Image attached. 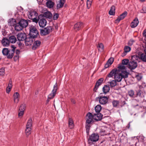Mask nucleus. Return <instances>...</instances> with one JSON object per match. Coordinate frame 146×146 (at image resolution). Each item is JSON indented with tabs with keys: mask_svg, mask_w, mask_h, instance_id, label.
<instances>
[{
	"mask_svg": "<svg viewBox=\"0 0 146 146\" xmlns=\"http://www.w3.org/2000/svg\"><path fill=\"white\" fill-rule=\"evenodd\" d=\"M139 112H145L146 110V108H144L143 106H141L138 109Z\"/></svg>",
	"mask_w": 146,
	"mask_h": 146,
	"instance_id": "45",
	"label": "nucleus"
},
{
	"mask_svg": "<svg viewBox=\"0 0 146 146\" xmlns=\"http://www.w3.org/2000/svg\"><path fill=\"white\" fill-rule=\"evenodd\" d=\"M18 40L20 41L25 40L27 38V35L24 33H20L17 35Z\"/></svg>",
	"mask_w": 146,
	"mask_h": 146,
	"instance_id": "7",
	"label": "nucleus"
},
{
	"mask_svg": "<svg viewBox=\"0 0 146 146\" xmlns=\"http://www.w3.org/2000/svg\"><path fill=\"white\" fill-rule=\"evenodd\" d=\"M141 12L142 13H146V7H143L141 10Z\"/></svg>",
	"mask_w": 146,
	"mask_h": 146,
	"instance_id": "60",
	"label": "nucleus"
},
{
	"mask_svg": "<svg viewBox=\"0 0 146 146\" xmlns=\"http://www.w3.org/2000/svg\"><path fill=\"white\" fill-rule=\"evenodd\" d=\"M24 111H19L18 115L19 117H22L24 114Z\"/></svg>",
	"mask_w": 146,
	"mask_h": 146,
	"instance_id": "58",
	"label": "nucleus"
},
{
	"mask_svg": "<svg viewBox=\"0 0 146 146\" xmlns=\"http://www.w3.org/2000/svg\"><path fill=\"white\" fill-rule=\"evenodd\" d=\"M38 15V14L36 12L34 11H30L28 12V18L31 19H33L34 17H37Z\"/></svg>",
	"mask_w": 146,
	"mask_h": 146,
	"instance_id": "10",
	"label": "nucleus"
},
{
	"mask_svg": "<svg viewBox=\"0 0 146 146\" xmlns=\"http://www.w3.org/2000/svg\"><path fill=\"white\" fill-rule=\"evenodd\" d=\"M93 115L91 113H88L86 116V123L85 127L86 128V131L88 135L89 133V131L91 126V124L93 121Z\"/></svg>",
	"mask_w": 146,
	"mask_h": 146,
	"instance_id": "1",
	"label": "nucleus"
},
{
	"mask_svg": "<svg viewBox=\"0 0 146 146\" xmlns=\"http://www.w3.org/2000/svg\"><path fill=\"white\" fill-rule=\"evenodd\" d=\"M127 13L126 11L124 12L118 17L117 19L115 20L116 23H118L121 20L124 19L127 15Z\"/></svg>",
	"mask_w": 146,
	"mask_h": 146,
	"instance_id": "12",
	"label": "nucleus"
},
{
	"mask_svg": "<svg viewBox=\"0 0 146 146\" xmlns=\"http://www.w3.org/2000/svg\"><path fill=\"white\" fill-rule=\"evenodd\" d=\"M15 54L16 55H19L20 54V51L19 50H17L15 51Z\"/></svg>",
	"mask_w": 146,
	"mask_h": 146,
	"instance_id": "63",
	"label": "nucleus"
},
{
	"mask_svg": "<svg viewBox=\"0 0 146 146\" xmlns=\"http://www.w3.org/2000/svg\"><path fill=\"white\" fill-rule=\"evenodd\" d=\"M128 94L131 97H133L134 95V91L133 90H131L128 92Z\"/></svg>",
	"mask_w": 146,
	"mask_h": 146,
	"instance_id": "53",
	"label": "nucleus"
},
{
	"mask_svg": "<svg viewBox=\"0 0 146 146\" xmlns=\"http://www.w3.org/2000/svg\"><path fill=\"white\" fill-rule=\"evenodd\" d=\"M123 78H126L128 77L129 73L126 71H123L120 73Z\"/></svg>",
	"mask_w": 146,
	"mask_h": 146,
	"instance_id": "37",
	"label": "nucleus"
},
{
	"mask_svg": "<svg viewBox=\"0 0 146 146\" xmlns=\"http://www.w3.org/2000/svg\"><path fill=\"white\" fill-rule=\"evenodd\" d=\"M99 137L97 133H93L90 136L89 140L93 142L97 141L99 139Z\"/></svg>",
	"mask_w": 146,
	"mask_h": 146,
	"instance_id": "9",
	"label": "nucleus"
},
{
	"mask_svg": "<svg viewBox=\"0 0 146 146\" xmlns=\"http://www.w3.org/2000/svg\"><path fill=\"white\" fill-rule=\"evenodd\" d=\"M99 102L101 104L104 105L106 104L108 101H99Z\"/></svg>",
	"mask_w": 146,
	"mask_h": 146,
	"instance_id": "62",
	"label": "nucleus"
},
{
	"mask_svg": "<svg viewBox=\"0 0 146 146\" xmlns=\"http://www.w3.org/2000/svg\"><path fill=\"white\" fill-rule=\"evenodd\" d=\"M13 98L14 100H19V93L17 92H15L13 94Z\"/></svg>",
	"mask_w": 146,
	"mask_h": 146,
	"instance_id": "41",
	"label": "nucleus"
},
{
	"mask_svg": "<svg viewBox=\"0 0 146 146\" xmlns=\"http://www.w3.org/2000/svg\"><path fill=\"white\" fill-rule=\"evenodd\" d=\"M139 21L137 18H135L131 24V27L134 28L136 27L139 23Z\"/></svg>",
	"mask_w": 146,
	"mask_h": 146,
	"instance_id": "18",
	"label": "nucleus"
},
{
	"mask_svg": "<svg viewBox=\"0 0 146 146\" xmlns=\"http://www.w3.org/2000/svg\"><path fill=\"white\" fill-rule=\"evenodd\" d=\"M109 100V96H99L96 98V100Z\"/></svg>",
	"mask_w": 146,
	"mask_h": 146,
	"instance_id": "25",
	"label": "nucleus"
},
{
	"mask_svg": "<svg viewBox=\"0 0 146 146\" xmlns=\"http://www.w3.org/2000/svg\"><path fill=\"white\" fill-rule=\"evenodd\" d=\"M65 2V0H60L59 3L57 5V9H58L63 7Z\"/></svg>",
	"mask_w": 146,
	"mask_h": 146,
	"instance_id": "26",
	"label": "nucleus"
},
{
	"mask_svg": "<svg viewBox=\"0 0 146 146\" xmlns=\"http://www.w3.org/2000/svg\"><path fill=\"white\" fill-rule=\"evenodd\" d=\"M143 34V37H144V39L145 41V44H146V29L144 30Z\"/></svg>",
	"mask_w": 146,
	"mask_h": 146,
	"instance_id": "57",
	"label": "nucleus"
},
{
	"mask_svg": "<svg viewBox=\"0 0 146 146\" xmlns=\"http://www.w3.org/2000/svg\"><path fill=\"white\" fill-rule=\"evenodd\" d=\"M104 80V79L102 78L99 79L96 82L95 87L94 89V91L96 92L99 86L102 83Z\"/></svg>",
	"mask_w": 146,
	"mask_h": 146,
	"instance_id": "13",
	"label": "nucleus"
},
{
	"mask_svg": "<svg viewBox=\"0 0 146 146\" xmlns=\"http://www.w3.org/2000/svg\"><path fill=\"white\" fill-rule=\"evenodd\" d=\"M11 89L10 88H8L7 87V88H6L7 93L9 94V92H10V91H11Z\"/></svg>",
	"mask_w": 146,
	"mask_h": 146,
	"instance_id": "64",
	"label": "nucleus"
},
{
	"mask_svg": "<svg viewBox=\"0 0 146 146\" xmlns=\"http://www.w3.org/2000/svg\"><path fill=\"white\" fill-rule=\"evenodd\" d=\"M30 36L34 38L37 37L39 35V32L36 27L33 26H31L29 27Z\"/></svg>",
	"mask_w": 146,
	"mask_h": 146,
	"instance_id": "2",
	"label": "nucleus"
},
{
	"mask_svg": "<svg viewBox=\"0 0 146 146\" xmlns=\"http://www.w3.org/2000/svg\"><path fill=\"white\" fill-rule=\"evenodd\" d=\"M123 104H122L121 103H120L119 101H113L112 102V104L114 107H117L121 106L122 107L125 104V101L123 102Z\"/></svg>",
	"mask_w": 146,
	"mask_h": 146,
	"instance_id": "17",
	"label": "nucleus"
},
{
	"mask_svg": "<svg viewBox=\"0 0 146 146\" xmlns=\"http://www.w3.org/2000/svg\"><path fill=\"white\" fill-rule=\"evenodd\" d=\"M134 42V41L132 39H131L127 43L128 45L129 46H131L133 44V43Z\"/></svg>",
	"mask_w": 146,
	"mask_h": 146,
	"instance_id": "55",
	"label": "nucleus"
},
{
	"mask_svg": "<svg viewBox=\"0 0 146 146\" xmlns=\"http://www.w3.org/2000/svg\"><path fill=\"white\" fill-rule=\"evenodd\" d=\"M12 80L11 79H10L9 82V83L8 85V86L7 87L8 88H9L11 89L12 88Z\"/></svg>",
	"mask_w": 146,
	"mask_h": 146,
	"instance_id": "52",
	"label": "nucleus"
},
{
	"mask_svg": "<svg viewBox=\"0 0 146 146\" xmlns=\"http://www.w3.org/2000/svg\"><path fill=\"white\" fill-rule=\"evenodd\" d=\"M140 59L143 62H146V54L144 52L140 54Z\"/></svg>",
	"mask_w": 146,
	"mask_h": 146,
	"instance_id": "30",
	"label": "nucleus"
},
{
	"mask_svg": "<svg viewBox=\"0 0 146 146\" xmlns=\"http://www.w3.org/2000/svg\"><path fill=\"white\" fill-rule=\"evenodd\" d=\"M115 7L114 5L112 6L109 12V14L111 15H114L115 14Z\"/></svg>",
	"mask_w": 146,
	"mask_h": 146,
	"instance_id": "31",
	"label": "nucleus"
},
{
	"mask_svg": "<svg viewBox=\"0 0 146 146\" xmlns=\"http://www.w3.org/2000/svg\"><path fill=\"white\" fill-rule=\"evenodd\" d=\"M31 20H32V21L33 22H35L36 23H37L39 22V19L38 18L37 19L36 17L33 18V19H32Z\"/></svg>",
	"mask_w": 146,
	"mask_h": 146,
	"instance_id": "54",
	"label": "nucleus"
},
{
	"mask_svg": "<svg viewBox=\"0 0 146 146\" xmlns=\"http://www.w3.org/2000/svg\"><path fill=\"white\" fill-rule=\"evenodd\" d=\"M39 19L38 23L40 27H44L46 25V21L42 15H40L38 16Z\"/></svg>",
	"mask_w": 146,
	"mask_h": 146,
	"instance_id": "3",
	"label": "nucleus"
},
{
	"mask_svg": "<svg viewBox=\"0 0 146 146\" xmlns=\"http://www.w3.org/2000/svg\"><path fill=\"white\" fill-rule=\"evenodd\" d=\"M110 88L109 86L105 85L102 88L103 91L105 94H106L109 92Z\"/></svg>",
	"mask_w": 146,
	"mask_h": 146,
	"instance_id": "33",
	"label": "nucleus"
},
{
	"mask_svg": "<svg viewBox=\"0 0 146 146\" xmlns=\"http://www.w3.org/2000/svg\"><path fill=\"white\" fill-rule=\"evenodd\" d=\"M12 80L11 79H10L9 82V83L8 85V86L7 87L8 88H9L11 89L12 88Z\"/></svg>",
	"mask_w": 146,
	"mask_h": 146,
	"instance_id": "51",
	"label": "nucleus"
},
{
	"mask_svg": "<svg viewBox=\"0 0 146 146\" xmlns=\"http://www.w3.org/2000/svg\"><path fill=\"white\" fill-rule=\"evenodd\" d=\"M116 80H112L110 82H108V84H109L110 87H113L116 85Z\"/></svg>",
	"mask_w": 146,
	"mask_h": 146,
	"instance_id": "38",
	"label": "nucleus"
},
{
	"mask_svg": "<svg viewBox=\"0 0 146 146\" xmlns=\"http://www.w3.org/2000/svg\"><path fill=\"white\" fill-rule=\"evenodd\" d=\"M97 48L99 51H102L104 49V45L102 43H99L97 46Z\"/></svg>",
	"mask_w": 146,
	"mask_h": 146,
	"instance_id": "36",
	"label": "nucleus"
},
{
	"mask_svg": "<svg viewBox=\"0 0 146 146\" xmlns=\"http://www.w3.org/2000/svg\"><path fill=\"white\" fill-rule=\"evenodd\" d=\"M101 107L100 105H98L96 106L95 108V111L97 113H100L101 110Z\"/></svg>",
	"mask_w": 146,
	"mask_h": 146,
	"instance_id": "40",
	"label": "nucleus"
},
{
	"mask_svg": "<svg viewBox=\"0 0 146 146\" xmlns=\"http://www.w3.org/2000/svg\"><path fill=\"white\" fill-rule=\"evenodd\" d=\"M124 50L125 51L128 52L130 51L131 50V48L130 47L128 46H125L124 47Z\"/></svg>",
	"mask_w": 146,
	"mask_h": 146,
	"instance_id": "49",
	"label": "nucleus"
},
{
	"mask_svg": "<svg viewBox=\"0 0 146 146\" xmlns=\"http://www.w3.org/2000/svg\"><path fill=\"white\" fill-rule=\"evenodd\" d=\"M59 17V15L58 13H55L54 15L53 19L54 20H56Z\"/></svg>",
	"mask_w": 146,
	"mask_h": 146,
	"instance_id": "59",
	"label": "nucleus"
},
{
	"mask_svg": "<svg viewBox=\"0 0 146 146\" xmlns=\"http://www.w3.org/2000/svg\"><path fill=\"white\" fill-rule=\"evenodd\" d=\"M129 60L127 59H124L122 61V64L124 65H127L129 64Z\"/></svg>",
	"mask_w": 146,
	"mask_h": 146,
	"instance_id": "48",
	"label": "nucleus"
},
{
	"mask_svg": "<svg viewBox=\"0 0 146 146\" xmlns=\"http://www.w3.org/2000/svg\"><path fill=\"white\" fill-rule=\"evenodd\" d=\"M118 68L119 69V70H124L125 69L126 67L122 64H120L118 65Z\"/></svg>",
	"mask_w": 146,
	"mask_h": 146,
	"instance_id": "47",
	"label": "nucleus"
},
{
	"mask_svg": "<svg viewBox=\"0 0 146 146\" xmlns=\"http://www.w3.org/2000/svg\"><path fill=\"white\" fill-rule=\"evenodd\" d=\"M83 23L81 22H78L74 26V29L75 31H77L80 29L82 27Z\"/></svg>",
	"mask_w": 146,
	"mask_h": 146,
	"instance_id": "22",
	"label": "nucleus"
},
{
	"mask_svg": "<svg viewBox=\"0 0 146 146\" xmlns=\"http://www.w3.org/2000/svg\"><path fill=\"white\" fill-rule=\"evenodd\" d=\"M119 72L120 71L119 70V71L116 73L114 76L115 80L118 82H120L123 78L121 74Z\"/></svg>",
	"mask_w": 146,
	"mask_h": 146,
	"instance_id": "14",
	"label": "nucleus"
},
{
	"mask_svg": "<svg viewBox=\"0 0 146 146\" xmlns=\"http://www.w3.org/2000/svg\"><path fill=\"white\" fill-rule=\"evenodd\" d=\"M15 29L17 31H20L22 30L23 28L19 24V22L17 23L15 27Z\"/></svg>",
	"mask_w": 146,
	"mask_h": 146,
	"instance_id": "32",
	"label": "nucleus"
},
{
	"mask_svg": "<svg viewBox=\"0 0 146 146\" xmlns=\"http://www.w3.org/2000/svg\"><path fill=\"white\" fill-rule=\"evenodd\" d=\"M33 45L32 46V49L33 50H35L38 47L40 46L41 42L40 41L38 40H34Z\"/></svg>",
	"mask_w": 146,
	"mask_h": 146,
	"instance_id": "21",
	"label": "nucleus"
},
{
	"mask_svg": "<svg viewBox=\"0 0 146 146\" xmlns=\"http://www.w3.org/2000/svg\"><path fill=\"white\" fill-rule=\"evenodd\" d=\"M19 58V55H15L13 59L15 61H17Z\"/></svg>",
	"mask_w": 146,
	"mask_h": 146,
	"instance_id": "61",
	"label": "nucleus"
},
{
	"mask_svg": "<svg viewBox=\"0 0 146 146\" xmlns=\"http://www.w3.org/2000/svg\"><path fill=\"white\" fill-rule=\"evenodd\" d=\"M16 20L13 19H10L9 20L8 25L11 26H14L16 25Z\"/></svg>",
	"mask_w": 146,
	"mask_h": 146,
	"instance_id": "29",
	"label": "nucleus"
},
{
	"mask_svg": "<svg viewBox=\"0 0 146 146\" xmlns=\"http://www.w3.org/2000/svg\"><path fill=\"white\" fill-rule=\"evenodd\" d=\"M11 47L12 49L9 50L8 54L7 55V58L9 59H11L13 58L15 53V49L16 48V47L13 45H12Z\"/></svg>",
	"mask_w": 146,
	"mask_h": 146,
	"instance_id": "8",
	"label": "nucleus"
},
{
	"mask_svg": "<svg viewBox=\"0 0 146 146\" xmlns=\"http://www.w3.org/2000/svg\"><path fill=\"white\" fill-rule=\"evenodd\" d=\"M9 50L7 48H3L2 50V52L3 54L5 56H6L8 54Z\"/></svg>",
	"mask_w": 146,
	"mask_h": 146,
	"instance_id": "39",
	"label": "nucleus"
},
{
	"mask_svg": "<svg viewBox=\"0 0 146 146\" xmlns=\"http://www.w3.org/2000/svg\"><path fill=\"white\" fill-rule=\"evenodd\" d=\"M145 95V93H143L141 92V90H139L138 92L137 93V95L141 98H143L144 97Z\"/></svg>",
	"mask_w": 146,
	"mask_h": 146,
	"instance_id": "44",
	"label": "nucleus"
},
{
	"mask_svg": "<svg viewBox=\"0 0 146 146\" xmlns=\"http://www.w3.org/2000/svg\"><path fill=\"white\" fill-rule=\"evenodd\" d=\"M26 108V105L25 104H21L20 106L19 109V111H24Z\"/></svg>",
	"mask_w": 146,
	"mask_h": 146,
	"instance_id": "42",
	"label": "nucleus"
},
{
	"mask_svg": "<svg viewBox=\"0 0 146 146\" xmlns=\"http://www.w3.org/2000/svg\"><path fill=\"white\" fill-rule=\"evenodd\" d=\"M52 29L51 27H47L43 29L40 30V33L42 35H46L52 31Z\"/></svg>",
	"mask_w": 146,
	"mask_h": 146,
	"instance_id": "5",
	"label": "nucleus"
},
{
	"mask_svg": "<svg viewBox=\"0 0 146 146\" xmlns=\"http://www.w3.org/2000/svg\"><path fill=\"white\" fill-rule=\"evenodd\" d=\"M69 127L70 129H73L74 126V124L73 119L69 118L68 120Z\"/></svg>",
	"mask_w": 146,
	"mask_h": 146,
	"instance_id": "27",
	"label": "nucleus"
},
{
	"mask_svg": "<svg viewBox=\"0 0 146 146\" xmlns=\"http://www.w3.org/2000/svg\"><path fill=\"white\" fill-rule=\"evenodd\" d=\"M34 40V38L30 36L27 37L25 40V44L26 46H31L33 44Z\"/></svg>",
	"mask_w": 146,
	"mask_h": 146,
	"instance_id": "6",
	"label": "nucleus"
},
{
	"mask_svg": "<svg viewBox=\"0 0 146 146\" xmlns=\"http://www.w3.org/2000/svg\"><path fill=\"white\" fill-rule=\"evenodd\" d=\"M139 59H140V56H138L137 55H135L131 56V60L137 62Z\"/></svg>",
	"mask_w": 146,
	"mask_h": 146,
	"instance_id": "43",
	"label": "nucleus"
},
{
	"mask_svg": "<svg viewBox=\"0 0 146 146\" xmlns=\"http://www.w3.org/2000/svg\"><path fill=\"white\" fill-rule=\"evenodd\" d=\"M2 45L4 46H8L10 43V42L7 38H4L1 40Z\"/></svg>",
	"mask_w": 146,
	"mask_h": 146,
	"instance_id": "20",
	"label": "nucleus"
},
{
	"mask_svg": "<svg viewBox=\"0 0 146 146\" xmlns=\"http://www.w3.org/2000/svg\"><path fill=\"white\" fill-rule=\"evenodd\" d=\"M43 16L49 19H51L52 17V15L50 12L47 11L43 13Z\"/></svg>",
	"mask_w": 146,
	"mask_h": 146,
	"instance_id": "23",
	"label": "nucleus"
},
{
	"mask_svg": "<svg viewBox=\"0 0 146 146\" xmlns=\"http://www.w3.org/2000/svg\"><path fill=\"white\" fill-rule=\"evenodd\" d=\"M9 40L10 42L12 43H15L17 41L16 37L14 36H11L9 38Z\"/></svg>",
	"mask_w": 146,
	"mask_h": 146,
	"instance_id": "28",
	"label": "nucleus"
},
{
	"mask_svg": "<svg viewBox=\"0 0 146 146\" xmlns=\"http://www.w3.org/2000/svg\"><path fill=\"white\" fill-rule=\"evenodd\" d=\"M93 0H87V5L88 8L89 9L91 6Z\"/></svg>",
	"mask_w": 146,
	"mask_h": 146,
	"instance_id": "46",
	"label": "nucleus"
},
{
	"mask_svg": "<svg viewBox=\"0 0 146 146\" xmlns=\"http://www.w3.org/2000/svg\"><path fill=\"white\" fill-rule=\"evenodd\" d=\"M54 2L52 1H48L46 3V6L49 8H52L54 7Z\"/></svg>",
	"mask_w": 146,
	"mask_h": 146,
	"instance_id": "24",
	"label": "nucleus"
},
{
	"mask_svg": "<svg viewBox=\"0 0 146 146\" xmlns=\"http://www.w3.org/2000/svg\"><path fill=\"white\" fill-rule=\"evenodd\" d=\"M5 74V69L4 68H1L0 69V75L3 76Z\"/></svg>",
	"mask_w": 146,
	"mask_h": 146,
	"instance_id": "56",
	"label": "nucleus"
},
{
	"mask_svg": "<svg viewBox=\"0 0 146 146\" xmlns=\"http://www.w3.org/2000/svg\"><path fill=\"white\" fill-rule=\"evenodd\" d=\"M32 125V121L31 118H30L28 120L26 125V127L31 128Z\"/></svg>",
	"mask_w": 146,
	"mask_h": 146,
	"instance_id": "35",
	"label": "nucleus"
},
{
	"mask_svg": "<svg viewBox=\"0 0 146 146\" xmlns=\"http://www.w3.org/2000/svg\"><path fill=\"white\" fill-rule=\"evenodd\" d=\"M128 65L129 68V69L131 70H133L137 67V64L136 61L131 60L129 62Z\"/></svg>",
	"mask_w": 146,
	"mask_h": 146,
	"instance_id": "11",
	"label": "nucleus"
},
{
	"mask_svg": "<svg viewBox=\"0 0 146 146\" xmlns=\"http://www.w3.org/2000/svg\"><path fill=\"white\" fill-rule=\"evenodd\" d=\"M119 71V70H117L116 69H113L108 74L106 78V80H108V78L111 77L113 76H115L116 73Z\"/></svg>",
	"mask_w": 146,
	"mask_h": 146,
	"instance_id": "15",
	"label": "nucleus"
},
{
	"mask_svg": "<svg viewBox=\"0 0 146 146\" xmlns=\"http://www.w3.org/2000/svg\"><path fill=\"white\" fill-rule=\"evenodd\" d=\"M102 115L100 113L94 114L93 115V119L95 120H100L102 118Z\"/></svg>",
	"mask_w": 146,
	"mask_h": 146,
	"instance_id": "16",
	"label": "nucleus"
},
{
	"mask_svg": "<svg viewBox=\"0 0 146 146\" xmlns=\"http://www.w3.org/2000/svg\"><path fill=\"white\" fill-rule=\"evenodd\" d=\"M19 22L23 28L26 27L28 25V21L25 19H21Z\"/></svg>",
	"mask_w": 146,
	"mask_h": 146,
	"instance_id": "19",
	"label": "nucleus"
},
{
	"mask_svg": "<svg viewBox=\"0 0 146 146\" xmlns=\"http://www.w3.org/2000/svg\"><path fill=\"white\" fill-rule=\"evenodd\" d=\"M58 89L57 84L56 83L54 86L53 89L51 93L48 96V99L51 100L53 98L56 94L57 90Z\"/></svg>",
	"mask_w": 146,
	"mask_h": 146,
	"instance_id": "4",
	"label": "nucleus"
},
{
	"mask_svg": "<svg viewBox=\"0 0 146 146\" xmlns=\"http://www.w3.org/2000/svg\"><path fill=\"white\" fill-rule=\"evenodd\" d=\"M114 61L113 58H110L108 61L107 62L108 64H109L110 65H111Z\"/></svg>",
	"mask_w": 146,
	"mask_h": 146,
	"instance_id": "50",
	"label": "nucleus"
},
{
	"mask_svg": "<svg viewBox=\"0 0 146 146\" xmlns=\"http://www.w3.org/2000/svg\"><path fill=\"white\" fill-rule=\"evenodd\" d=\"M31 128L26 127V128L25 130V133L27 136H28L29 135L31 134Z\"/></svg>",
	"mask_w": 146,
	"mask_h": 146,
	"instance_id": "34",
	"label": "nucleus"
}]
</instances>
